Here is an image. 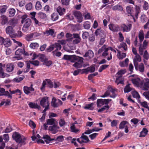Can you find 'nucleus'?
Returning <instances> with one entry per match:
<instances>
[{
  "instance_id": "nucleus-38",
  "label": "nucleus",
  "mask_w": 149,
  "mask_h": 149,
  "mask_svg": "<svg viewBox=\"0 0 149 149\" xmlns=\"http://www.w3.org/2000/svg\"><path fill=\"white\" fill-rule=\"evenodd\" d=\"M9 17H12L15 15V10L13 8H10L9 9Z\"/></svg>"
},
{
  "instance_id": "nucleus-41",
  "label": "nucleus",
  "mask_w": 149,
  "mask_h": 149,
  "mask_svg": "<svg viewBox=\"0 0 149 149\" xmlns=\"http://www.w3.org/2000/svg\"><path fill=\"white\" fill-rule=\"evenodd\" d=\"M93 105V103H92L90 104H87L84 107V108L85 109H89L92 110L93 109V108L92 107Z\"/></svg>"
},
{
  "instance_id": "nucleus-46",
  "label": "nucleus",
  "mask_w": 149,
  "mask_h": 149,
  "mask_svg": "<svg viewBox=\"0 0 149 149\" xmlns=\"http://www.w3.org/2000/svg\"><path fill=\"white\" fill-rule=\"evenodd\" d=\"M24 77L23 75H22L21 77L18 78H15L13 81L15 82L18 83L22 81L24 78Z\"/></svg>"
},
{
  "instance_id": "nucleus-58",
  "label": "nucleus",
  "mask_w": 149,
  "mask_h": 149,
  "mask_svg": "<svg viewBox=\"0 0 149 149\" xmlns=\"http://www.w3.org/2000/svg\"><path fill=\"white\" fill-rule=\"evenodd\" d=\"M88 72H94L95 70V68L94 66H91L90 67L87 68Z\"/></svg>"
},
{
  "instance_id": "nucleus-43",
  "label": "nucleus",
  "mask_w": 149,
  "mask_h": 149,
  "mask_svg": "<svg viewBox=\"0 0 149 149\" xmlns=\"http://www.w3.org/2000/svg\"><path fill=\"white\" fill-rule=\"evenodd\" d=\"M112 9L114 10H118L121 11L123 10V8L121 6L119 5H117L114 6L113 7Z\"/></svg>"
},
{
  "instance_id": "nucleus-19",
  "label": "nucleus",
  "mask_w": 149,
  "mask_h": 149,
  "mask_svg": "<svg viewBox=\"0 0 149 149\" xmlns=\"http://www.w3.org/2000/svg\"><path fill=\"white\" fill-rule=\"evenodd\" d=\"M57 11L60 15H62L65 12V9L59 6L57 8Z\"/></svg>"
},
{
  "instance_id": "nucleus-3",
  "label": "nucleus",
  "mask_w": 149,
  "mask_h": 149,
  "mask_svg": "<svg viewBox=\"0 0 149 149\" xmlns=\"http://www.w3.org/2000/svg\"><path fill=\"white\" fill-rule=\"evenodd\" d=\"M28 15H24L21 17V23L22 24L25 23L22 29L23 31L27 32L29 30V29L31 24V21L30 19L27 18Z\"/></svg>"
},
{
  "instance_id": "nucleus-60",
  "label": "nucleus",
  "mask_w": 149,
  "mask_h": 149,
  "mask_svg": "<svg viewBox=\"0 0 149 149\" xmlns=\"http://www.w3.org/2000/svg\"><path fill=\"white\" fill-rule=\"evenodd\" d=\"M52 64V61H48L47 60H46L43 63L44 65H46L47 66H49Z\"/></svg>"
},
{
  "instance_id": "nucleus-30",
  "label": "nucleus",
  "mask_w": 149,
  "mask_h": 149,
  "mask_svg": "<svg viewBox=\"0 0 149 149\" xmlns=\"http://www.w3.org/2000/svg\"><path fill=\"white\" fill-rule=\"evenodd\" d=\"M139 38L140 42H141L143 41L144 38V33L143 31L141 30L140 31L139 34Z\"/></svg>"
},
{
  "instance_id": "nucleus-14",
  "label": "nucleus",
  "mask_w": 149,
  "mask_h": 149,
  "mask_svg": "<svg viewBox=\"0 0 149 149\" xmlns=\"http://www.w3.org/2000/svg\"><path fill=\"white\" fill-rule=\"evenodd\" d=\"M59 127L57 126L56 125H54L52 126H50L48 128L49 130L51 131L53 134H56L58 131L57 129H59Z\"/></svg>"
},
{
  "instance_id": "nucleus-36",
  "label": "nucleus",
  "mask_w": 149,
  "mask_h": 149,
  "mask_svg": "<svg viewBox=\"0 0 149 149\" xmlns=\"http://www.w3.org/2000/svg\"><path fill=\"white\" fill-rule=\"evenodd\" d=\"M128 123V122L127 121H123L121 122L119 125V128L120 129H123L125 127V125Z\"/></svg>"
},
{
  "instance_id": "nucleus-56",
  "label": "nucleus",
  "mask_w": 149,
  "mask_h": 149,
  "mask_svg": "<svg viewBox=\"0 0 149 149\" xmlns=\"http://www.w3.org/2000/svg\"><path fill=\"white\" fill-rule=\"evenodd\" d=\"M46 84L47 83L45 80L43 81L42 83V85L40 88V89L43 92L45 91L46 85Z\"/></svg>"
},
{
  "instance_id": "nucleus-40",
  "label": "nucleus",
  "mask_w": 149,
  "mask_h": 149,
  "mask_svg": "<svg viewBox=\"0 0 149 149\" xmlns=\"http://www.w3.org/2000/svg\"><path fill=\"white\" fill-rule=\"evenodd\" d=\"M54 45L55 48H56V49L55 51H53L52 52L54 54L55 52L56 51L58 50H60L61 48V45L59 43H56L54 44Z\"/></svg>"
},
{
  "instance_id": "nucleus-21",
  "label": "nucleus",
  "mask_w": 149,
  "mask_h": 149,
  "mask_svg": "<svg viewBox=\"0 0 149 149\" xmlns=\"http://www.w3.org/2000/svg\"><path fill=\"white\" fill-rule=\"evenodd\" d=\"M58 17V15L57 13H54L51 15V19L53 21L57 20Z\"/></svg>"
},
{
  "instance_id": "nucleus-39",
  "label": "nucleus",
  "mask_w": 149,
  "mask_h": 149,
  "mask_svg": "<svg viewBox=\"0 0 149 149\" xmlns=\"http://www.w3.org/2000/svg\"><path fill=\"white\" fill-rule=\"evenodd\" d=\"M83 26L85 29H89L91 27V23L89 21L85 22L83 24Z\"/></svg>"
},
{
  "instance_id": "nucleus-35",
  "label": "nucleus",
  "mask_w": 149,
  "mask_h": 149,
  "mask_svg": "<svg viewBox=\"0 0 149 149\" xmlns=\"http://www.w3.org/2000/svg\"><path fill=\"white\" fill-rule=\"evenodd\" d=\"M24 51V48L23 49L19 48L15 52V54L16 55L20 56L23 54Z\"/></svg>"
},
{
  "instance_id": "nucleus-42",
  "label": "nucleus",
  "mask_w": 149,
  "mask_h": 149,
  "mask_svg": "<svg viewBox=\"0 0 149 149\" xmlns=\"http://www.w3.org/2000/svg\"><path fill=\"white\" fill-rule=\"evenodd\" d=\"M50 137L48 135H44L43 137L47 144H48L50 142Z\"/></svg>"
},
{
  "instance_id": "nucleus-57",
  "label": "nucleus",
  "mask_w": 149,
  "mask_h": 149,
  "mask_svg": "<svg viewBox=\"0 0 149 149\" xmlns=\"http://www.w3.org/2000/svg\"><path fill=\"white\" fill-rule=\"evenodd\" d=\"M70 129L72 132L75 133H77L79 131V130L76 129L74 125L71 126Z\"/></svg>"
},
{
  "instance_id": "nucleus-27",
  "label": "nucleus",
  "mask_w": 149,
  "mask_h": 149,
  "mask_svg": "<svg viewBox=\"0 0 149 149\" xmlns=\"http://www.w3.org/2000/svg\"><path fill=\"white\" fill-rule=\"evenodd\" d=\"M1 24L2 25H4L7 23L8 21V17L6 16L3 15L1 17Z\"/></svg>"
},
{
  "instance_id": "nucleus-18",
  "label": "nucleus",
  "mask_w": 149,
  "mask_h": 149,
  "mask_svg": "<svg viewBox=\"0 0 149 149\" xmlns=\"http://www.w3.org/2000/svg\"><path fill=\"white\" fill-rule=\"evenodd\" d=\"M29 107L32 109H39L40 107L39 105H38L37 103L32 102H30L28 104Z\"/></svg>"
},
{
  "instance_id": "nucleus-8",
  "label": "nucleus",
  "mask_w": 149,
  "mask_h": 149,
  "mask_svg": "<svg viewBox=\"0 0 149 149\" xmlns=\"http://www.w3.org/2000/svg\"><path fill=\"white\" fill-rule=\"evenodd\" d=\"M133 84L137 87H141L143 86V82L139 78H134L131 80Z\"/></svg>"
},
{
  "instance_id": "nucleus-2",
  "label": "nucleus",
  "mask_w": 149,
  "mask_h": 149,
  "mask_svg": "<svg viewBox=\"0 0 149 149\" xmlns=\"http://www.w3.org/2000/svg\"><path fill=\"white\" fill-rule=\"evenodd\" d=\"M9 91L10 92L8 91H5L4 88L0 87V96L4 95L7 97L8 98L12 99V94L16 93H18L19 95H21L22 93L21 90L18 89L13 91H11V89H10L9 90Z\"/></svg>"
},
{
  "instance_id": "nucleus-20",
  "label": "nucleus",
  "mask_w": 149,
  "mask_h": 149,
  "mask_svg": "<svg viewBox=\"0 0 149 149\" xmlns=\"http://www.w3.org/2000/svg\"><path fill=\"white\" fill-rule=\"evenodd\" d=\"M148 131L146 128H143L142 130L140 133L139 137H141L145 136L148 134Z\"/></svg>"
},
{
  "instance_id": "nucleus-47",
  "label": "nucleus",
  "mask_w": 149,
  "mask_h": 149,
  "mask_svg": "<svg viewBox=\"0 0 149 149\" xmlns=\"http://www.w3.org/2000/svg\"><path fill=\"white\" fill-rule=\"evenodd\" d=\"M110 107L108 105H106L102 107L101 108L98 110L97 112H98L102 113L105 110L107 109L108 110L109 108Z\"/></svg>"
},
{
  "instance_id": "nucleus-33",
  "label": "nucleus",
  "mask_w": 149,
  "mask_h": 149,
  "mask_svg": "<svg viewBox=\"0 0 149 149\" xmlns=\"http://www.w3.org/2000/svg\"><path fill=\"white\" fill-rule=\"evenodd\" d=\"M25 39L28 41H32L34 39L32 33L27 34L26 36Z\"/></svg>"
},
{
  "instance_id": "nucleus-59",
  "label": "nucleus",
  "mask_w": 149,
  "mask_h": 149,
  "mask_svg": "<svg viewBox=\"0 0 149 149\" xmlns=\"http://www.w3.org/2000/svg\"><path fill=\"white\" fill-rule=\"evenodd\" d=\"M2 67H0V77L2 78H4L6 76Z\"/></svg>"
},
{
  "instance_id": "nucleus-45",
  "label": "nucleus",
  "mask_w": 149,
  "mask_h": 149,
  "mask_svg": "<svg viewBox=\"0 0 149 149\" xmlns=\"http://www.w3.org/2000/svg\"><path fill=\"white\" fill-rule=\"evenodd\" d=\"M116 90L112 88H111L110 90V91L112 93V94L110 96V97L113 98H115L117 96V94L115 93Z\"/></svg>"
},
{
  "instance_id": "nucleus-1",
  "label": "nucleus",
  "mask_w": 149,
  "mask_h": 149,
  "mask_svg": "<svg viewBox=\"0 0 149 149\" xmlns=\"http://www.w3.org/2000/svg\"><path fill=\"white\" fill-rule=\"evenodd\" d=\"M13 140L21 145H24L27 143V138L17 132H15L12 135Z\"/></svg>"
},
{
  "instance_id": "nucleus-53",
  "label": "nucleus",
  "mask_w": 149,
  "mask_h": 149,
  "mask_svg": "<svg viewBox=\"0 0 149 149\" xmlns=\"http://www.w3.org/2000/svg\"><path fill=\"white\" fill-rule=\"evenodd\" d=\"M106 49V46L105 45H104L102 47L99 49L98 51V53L99 54H100L103 52H104V50Z\"/></svg>"
},
{
  "instance_id": "nucleus-10",
  "label": "nucleus",
  "mask_w": 149,
  "mask_h": 149,
  "mask_svg": "<svg viewBox=\"0 0 149 149\" xmlns=\"http://www.w3.org/2000/svg\"><path fill=\"white\" fill-rule=\"evenodd\" d=\"M83 58H81L80 59H79L73 65V66L77 69L81 68L83 65Z\"/></svg>"
},
{
  "instance_id": "nucleus-17",
  "label": "nucleus",
  "mask_w": 149,
  "mask_h": 149,
  "mask_svg": "<svg viewBox=\"0 0 149 149\" xmlns=\"http://www.w3.org/2000/svg\"><path fill=\"white\" fill-rule=\"evenodd\" d=\"M15 66L13 64L8 63L6 65V71L7 72H11L13 70Z\"/></svg>"
},
{
  "instance_id": "nucleus-63",
  "label": "nucleus",
  "mask_w": 149,
  "mask_h": 149,
  "mask_svg": "<svg viewBox=\"0 0 149 149\" xmlns=\"http://www.w3.org/2000/svg\"><path fill=\"white\" fill-rule=\"evenodd\" d=\"M55 48L54 44L50 45L48 48L47 49V52H49L52 51Z\"/></svg>"
},
{
  "instance_id": "nucleus-62",
  "label": "nucleus",
  "mask_w": 149,
  "mask_h": 149,
  "mask_svg": "<svg viewBox=\"0 0 149 149\" xmlns=\"http://www.w3.org/2000/svg\"><path fill=\"white\" fill-rule=\"evenodd\" d=\"M64 140V137L63 136L60 135L58 136L55 139V141L62 142Z\"/></svg>"
},
{
  "instance_id": "nucleus-23",
  "label": "nucleus",
  "mask_w": 149,
  "mask_h": 149,
  "mask_svg": "<svg viewBox=\"0 0 149 149\" xmlns=\"http://www.w3.org/2000/svg\"><path fill=\"white\" fill-rule=\"evenodd\" d=\"M46 83L47 82V86L49 88H52L54 86V84L53 82L51 80L49 79H45Z\"/></svg>"
},
{
  "instance_id": "nucleus-5",
  "label": "nucleus",
  "mask_w": 149,
  "mask_h": 149,
  "mask_svg": "<svg viewBox=\"0 0 149 149\" xmlns=\"http://www.w3.org/2000/svg\"><path fill=\"white\" fill-rule=\"evenodd\" d=\"M134 63L135 69L136 70L139 69V71L141 72H144V66L143 63H141L139 65H138V62L135 59L134 60Z\"/></svg>"
},
{
  "instance_id": "nucleus-12",
  "label": "nucleus",
  "mask_w": 149,
  "mask_h": 149,
  "mask_svg": "<svg viewBox=\"0 0 149 149\" xmlns=\"http://www.w3.org/2000/svg\"><path fill=\"white\" fill-rule=\"evenodd\" d=\"M35 89L34 88H29L27 86H24L23 87V91L24 93L26 95L30 94L31 92L34 91Z\"/></svg>"
},
{
  "instance_id": "nucleus-13",
  "label": "nucleus",
  "mask_w": 149,
  "mask_h": 149,
  "mask_svg": "<svg viewBox=\"0 0 149 149\" xmlns=\"http://www.w3.org/2000/svg\"><path fill=\"white\" fill-rule=\"evenodd\" d=\"M109 29L111 31L116 32L118 31L119 29V26L113 24H111L109 25Z\"/></svg>"
},
{
  "instance_id": "nucleus-44",
  "label": "nucleus",
  "mask_w": 149,
  "mask_h": 149,
  "mask_svg": "<svg viewBox=\"0 0 149 149\" xmlns=\"http://www.w3.org/2000/svg\"><path fill=\"white\" fill-rule=\"evenodd\" d=\"M104 31L101 30L100 29H97L95 32V34L96 36L100 35V36H102L101 35L102 34H103Z\"/></svg>"
},
{
  "instance_id": "nucleus-48",
  "label": "nucleus",
  "mask_w": 149,
  "mask_h": 149,
  "mask_svg": "<svg viewBox=\"0 0 149 149\" xmlns=\"http://www.w3.org/2000/svg\"><path fill=\"white\" fill-rule=\"evenodd\" d=\"M35 8L36 9L38 10H40L42 9V6L40 2L38 1L36 2Z\"/></svg>"
},
{
  "instance_id": "nucleus-22",
  "label": "nucleus",
  "mask_w": 149,
  "mask_h": 149,
  "mask_svg": "<svg viewBox=\"0 0 149 149\" xmlns=\"http://www.w3.org/2000/svg\"><path fill=\"white\" fill-rule=\"evenodd\" d=\"M143 85L142 89L145 91L148 90L149 88V79H148L146 82L143 83Z\"/></svg>"
},
{
  "instance_id": "nucleus-28",
  "label": "nucleus",
  "mask_w": 149,
  "mask_h": 149,
  "mask_svg": "<svg viewBox=\"0 0 149 149\" xmlns=\"http://www.w3.org/2000/svg\"><path fill=\"white\" fill-rule=\"evenodd\" d=\"M29 47L31 49H37L39 47V45L37 42H32L30 44Z\"/></svg>"
},
{
  "instance_id": "nucleus-26",
  "label": "nucleus",
  "mask_w": 149,
  "mask_h": 149,
  "mask_svg": "<svg viewBox=\"0 0 149 149\" xmlns=\"http://www.w3.org/2000/svg\"><path fill=\"white\" fill-rule=\"evenodd\" d=\"M8 7V6L6 5L0 6V14H2L5 13Z\"/></svg>"
},
{
  "instance_id": "nucleus-9",
  "label": "nucleus",
  "mask_w": 149,
  "mask_h": 149,
  "mask_svg": "<svg viewBox=\"0 0 149 149\" xmlns=\"http://www.w3.org/2000/svg\"><path fill=\"white\" fill-rule=\"evenodd\" d=\"M73 14L75 17L77 19V21L79 23H81L82 21L83 17L81 13L78 11H75L73 13Z\"/></svg>"
},
{
  "instance_id": "nucleus-4",
  "label": "nucleus",
  "mask_w": 149,
  "mask_h": 149,
  "mask_svg": "<svg viewBox=\"0 0 149 149\" xmlns=\"http://www.w3.org/2000/svg\"><path fill=\"white\" fill-rule=\"evenodd\" d=\"M82 57L76 56L75 55H65L63 59L69 61L72 63H74L77 61L79 59H80Z\"/></svg>"
},
{
  "instance_id": "nucleus-25",
  "label": "nucleus",
  "mask_w": 149,
  "mask_h": 149,
  "mask_svg": "<svg viewBox=\"0 0 149 149\" xmlns=\"http://www.w3.org/2000/svg\"><path fill=\"white\" fill-rule=\"evenodd\" d=\"M57 99L55 97H53L51 102L52 106L54 108L58 107V104H57Z\"/></svg>"
},
{
  "instance_id": "nucleus-16",
  "label": "nucleus",
  "mask_w": 149,
  "mask_h": 149,
  "mask_svg": "<svg viewBox=\"0 0 149 149\" xmlns=\"http://www.w3.org/2000/svg\"><path fill=\"white\" fill-rule=\"evenodd\" d=\"M94 56V53L93 52L91 49L88 50L86 52L85 54L83 56L84 57H88L89 58H92Z\"/></svg>"
},
{
  "instance_id": "nucleus-51",
  "label": "nucleus",
  "mask_w": 149,
  "mask_h": 149,
  "mask_svg": "<svg viewBox=\"0 0 149 149\" xmlns=\"http://www.w3.org/2000/svg\"><path fill=\"white\" fill-rule=\"evenodd\" d=\"M118 53L119 54L118 56V57L120 59H122L126 56V55L125 53L123 52L121 54H120V51L118 52Z\"/></svg>"
},
{
  "instance_id": "nucleus-29",
  "label": "nucleus",
  "mask_w": 149,
  "mask_h": 149,
  "mask_svg": "<svg viewBox=\"0 0 149 149\" xmlns=\"http://www.w3.org/2000/svg\"><path fill=\"white\" fill-rule=\"evenodd\" d=\"M130 84H128L126 86L124 89V93H128L132 91V88L130 86Z\"/></svg>"
},
{
  "instance_id": "nucleus-61",
  "label": "nucleus",
  "mask_w": 149,
  "mask_h": 149,
  "mask_svg": "<svg viewBox=\"0 0 149 149\" xmlns=\"http://www.w3.org/2000/svg\"><path fill=\"white\" fill-rule=\"evenodd\" d=\"M89 36V33L86 31L84 32L82 35V37L83 39H85L87 38Z\"/></svg>"
},
{
  "instance_id": "nucleus-49",
  "label": "nucleus",
  "mask_w": 149,
  "mask_h": 149,
  "mask_svg": "<svg viewBox=\"0 0 149 149\" xmlns=\"http://www.w3.org/2000/svg\"><path fill=\"white\" fill-rule=\"evenodd\" d=\"M132 95L134 98H136L137 99H139L140 97L139 93L136 91H134L132 93Z\"/></svg>"
},
{
  "instance_id": "nucleus-54",
  "label": "nucleus",
  "mask_w": 149,
  "mask_h": 149,
  "mask_svg": "<svg viewBox=\"0 0 149 149\" xmlns=\"http://www.w3.org/2000/svg\"><path fill=\"white\" fill-rule=\"evenodd\" d=\"M103 36H101V38L100 39V42L99 43V45H102L104 43L105 41V36L104 34H103Z\"/></svg>"
},
{
  "instance_id": "nucleus-11",
  "label": "nucleus",
  "mask_w": 149,
  "mask_h": 149,
  "mask_svg": "<svg viewBox=\"0 0 149 149\" xmlns=\"http://www.w3.org/2000/svg\"><path fill=\"white\" fill-rule=\"evenodd\" d=\"M120 27L124 32H128L131 30L132 25L131 24H128L127 25L125 24H123L121 25Z\"/></svg>"
},
{
  "instance_id": "nucleus-31",
  "label": "nucleus",
  "mask_w": 149,
  "mask_h": 149,
  "mask_svg": "<svg viewBox=\"0 0 149 149\" xmlns=\"http://www.w3.org/2000/svg\"><path fill=\"white\" fill-rule=\"evenodd\" d=\"M13 28L11 26H8L6 29V32L7 34H13Z\"/></svg>"
},
{
  "instance_id": "nucleus-15",
  "label": "nucleus",
  "mask_w": 149,
  "mask_h": 149,
  "mask_svg": "<svg viewBox=\"0 0 149 149\" xmlns=\"http://www.w3.org/2000/svg\"><path fill=\"white\" fill-rule=\"evenodd\" d=\"M126 12L128 14V16H131L133 19H134V22H135L136 20L135 19V17L134 16V15L132 14V8L130 6H127L126 8Z\"/></svg>"
},
{
  "instance_id": "nucleus-50",
  "label": "nucleus",
  "mask_w": 149,
  "mask_h": 149,
  "mask_svg": "<svg viewBox=\"0 0 149 149\" xmlns=\"http://www.w3.org/2000/svg\"><path fill=\"white\" fill-rule=\"evenodd\" d=\"M138 102L140 104L142 107L145 108H147L148 107L147 102L146 101L141 102L139 100H138Z\"/></svg>"
},
{
  "instance_id": "nucleus-52",
  "label": "nucleus",
  "mask_w": 149,
  "mask_h": 149,
  "mask_svg": "<svg viewBox=\"0 0 149 149\" xmlns=\"http://www.w3.org/2000/svg\"><path fill=\"white\" fill-rule=\"evenodd\" d=\"M83 16L84 17L85 19H91V16L89 13H84L83 14Z\"/></svg>"
},
{
  "instance_id": "nucleus-7",
  "label": "nucleus",
  "mask_w": 149,
  "mask_h": 149,
  "mask_svg": "<svg viewBox=\"0 0 149 149\" xmlns=\"http://www.w3.org/2000/svg\"><path fill=\"white\" fill-rule=\"evenodd\" d=\"M48 98V97L45 96L43 97L41 99L40 104V105L43 108L46 106H49Z\"/></svg>"
},
{
  "instance_id": "nucleus-64",
  "label": "nucleus",
  "mask_w": 149,
  "mask_h": 149,
  "mask_svg": "<svg viewBox=\"0 0 149 149\" xmlns=\"http://www.w3.org/2000/svg\"><path fill=\"white\" fill-rule=\"evenodd\" d=\"M26 10H30L32 8V5L31 3H29L27 4L25 6Z\"/></svg>"
},
{
  "instance_id": "nucleus-32",
  "label": "nucleus",
  "mask_w": 149,
  "mask_h": 149,
  "mask_svg": "<svg viewBox=\"0 0 149 149\" xmlns=\"http://www.w3.org/2000/svg\"><path fill=\"white\" fill-rule=\"evenodd\" d=\"M55 119L53 118H51L50 119H48L47 120V124L48 125H55Z\"/></svg>"
},
{
  "instance_id": "nucleus-37",
  "label": "nucleus",
  "mask_w": 149,
  "mask_h": 149,
  "mask_svg": "<svg viewBox=\"0 0 149 149\" xmlns=\"http://www.w3.org/2000/svg\"><path fill=\"white\" fill-rule=\"evenodd\" d=\"M54 33V31L53 29H50L49 30H47L45 32H44V34L47 36H48L49 35L52 36Z\"/></svg>"
},
{
  "instance_id": "nucleus-24",
  "label": "nucleus",
  "mask_w": 149,
  "mask_h": 149,
  "mask_svg": "<svg viewBox=\"0 0 149 149\" xmlns=\"http://www.w3.org/2000/svg\"><path fill=\"white\" fill-rule=\"evenodd\" d=\"M135 17L136 18H138V14L140 12V8L139 6L137 5H135Z\"/></svg>"
},
{
  "instance_id": "nucleus-34",
  "label": "nucleus",
  "mask_w": 149,
  "mask_h": 149,
  "mask_svg": "<svg viewBox=\"0 0 149 149\" xmlns=\"http://www.w3.org/2000/svg\"><path fill=\"white\" fill-rule=\"evenodd\" d=\"M97 104L98 107H100L102 105H104L103 99H98L97 100Z\"/></svg>"
},
{
  "instance_id": "nucleus-55",
  "label": "nucleus",
  "mask_w": 149,
  "mask_h": 149,
  "mask_svg": "<svg viewBox=\"0 0 149 149\" xmlns=\"http://www.w3.org/2000/svg\"><path fill=\"white\" fill-rule=\"evenodd\" d=\"M39 16L42 19H44L46 18L47 15L46 14L42 12H40L38 13Z\"/></svg>"
},
{
  "instance_id": "nucleus-6",
  "label": "nucleus",
  "mask_w": 149,
  "mask_h": 149,
  "mask_svg": "<svg viewBox=\"0 0 149 149\" xmlns=\"http://www.w3.org/2000/svg\"><path fill=\"white\" fill-rule=\"evenodd\" d=\"M0 43L3 44L5 47H8L11 44V42L8 38L4 39L3 38L0 37Z\"/></svg>"
}]
</instances>
